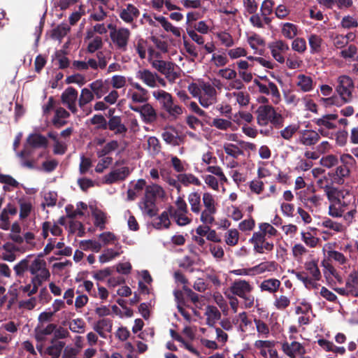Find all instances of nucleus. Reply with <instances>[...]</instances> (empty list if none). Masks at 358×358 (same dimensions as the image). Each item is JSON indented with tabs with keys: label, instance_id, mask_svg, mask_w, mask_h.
I'll return each mask as SVG.
<instances>
[{
	"label": "nucleus",
	"instance_id": "49530a36",
	"mask_svg": "<svg viewBox=\"0 0 358 358\" xmlns=\"http://www.w3.org/2000/svg\"><path fill=\"white\" fill-rule=\"evenodd\" d=\"M146 182L143 179L137 180L128 190H127V200L133 201L140 194L141 191L145 188Z\"/></svg>",
	"mask_w": 358,
	"mask_h": 358
},
{
	"label": "nucleus",
	"instance_id": "aec40b11",
	"mask_svg": "<svg viewBox=\"0 0 358 358\" xmlns=\"http://www.w3.org/2000/svg\"><path fill=\"white\" fill-rule=\"evenodd\" d=\"M335 291L340 295L346 296H358V284L349 275L344 287H336Z\"/></svg>",
	"mask_w": 358,
	"mask_h": 358
},
{
	"label": "nucleus",
	"instance_id": "774afa93",
	"mask_svg": "<svg viewBox=\"0 0 358 358\" xmlns=\"http://www.w3.org/2000/svg\"><path fill=\"white\" fill-rule=\"evenodd\" d=\"M217 38L220 42V44L226 48L233 47L235 44V41L233 36L227 31L218 32L216 34Z\"/></svg>",
	"mask_w": 358,
	"mask_h": 358
},
{
	"label": "nucleus",
	"instance_id": "37998d69",
	"mask_svg": "<svg viewBox=\"0 0 358 358\" xmlns=\"http://www.w3.org/2000/svg\"><path fill=\"white\" fill-rule=\"evenodd\" d=\"M246 40L250 47L255 52L259 47H264L266 45L265 40L255 32L248 34Z\"/></svg>",
	"mask_w": 358,
	"mask_h": 358
},
{
	"label": "nucleus",
	"instance_id": "412c9836",
	"mask_svg": "<svg viewBox=\"0 0 358 358\" xmlns=\"http://www.w3.org/2000/svg\"><path fill=\"white\" fill-rule=\"evenodd\" d=\"M140 15V10L134 5L129 3L120 10V19L127 24H131Z\"/></svg>",
	"mask_w": 358,
	"mask_h": 358
},
{
	"label": "nucleus",
	"instance_id": "c9c22d12",
	"mask_svg": "<svg viewBox=\"0 0 358 358\" xmlns=\"http://www.w3.org/2000/svg\"><path fill=\"white\" fill-rule=\"evenodd\" d=\"M154 19L157 22L158 26L160 25L165 31L171 32L176 36H180V29L174 27L166 17L154 14Z\"/></svg>",
	"mask_w": 358,
	"mask_h": 358
},
{
	"label": "nucleus",
	"instance_id": "3c124183",
	"mask_svg": "<svg viewBox=\"0 0 358 358\" xmlns=\"http://www.w3.org/2000/svg\"><path fill=\"white\" fill-rule=\"evenodd\" d=\"M96 97L91 88L85 87L81 90L80 96L78 98V105L80 108L84 109L85 106L92 101Z\"/></svg>",
	"mask_w": 358,
	"mask_h": 358
},
{
	"label": "nucleus",
	"instance_id": "0eeeda50",
	"mask_svg": "<svg viewBox=\"0 0 358 358\" xmlns=\"http://www.w3.org/2000/svg\"><path fill=\"white\" fill-rule=\"evenodd\" d=\"M354 89V81L349 76L341 75L337 78L335 90L345 103H349L352 100Z\"/></svg>",
	"mask_w": 358,
	"mask_h": 358
},
{
	"label": "nucleus",
	"instance_id": "8fccbe9b",
	"mask_svg": "<svg viewBox=\"0 0 358 358\" xmlns=\"http://www.w3.org/2000/svg\"><path fill=\"white\" fill-rule=\"evenodd\" d=\"M133 48L141 59H143L146 57L148 50V42L146 40L141 37L136 38L134 41Z\"/></svg>",
	"mask_w": 358,
	"mask_h": 358
},
{
	"label": "nucleus",
	"instance_id": "20e7f679",
	"mask_svg": "<svg viewBox=\"0 0 358 358\" xmlns=\"http://www.w3.org/2000/svg\"><path fill=\"white\" fill-rule=\"evenodd\" d=\"M152 96L159 102L164 109L171 117L176 118L182 113V108L173 101L172 95L163 90H157L152 92Z\"/></svg>",
	"mask_w": 358,
	"mask_h": 358
},
{
	"label": "nucleus",
	"instance_id": "338daca9",
	"mask_svg": "<svg viewBox=\"0 0 358 358\" xmlns=\"http://www.w3.org/2000/svg\"><path fill=\"white\" fill-rule=\"evenodd\" d=\"M322 43V38L317 35L312 34L308 36V43L310 48L311 53H317L321 50V45Z\"/></svg>",
	"mask_w": 358,
	"mask_h": 358
},
{
	"label": "nucleus",
	"instance_id": "f257e3e1",
	"mask_svg": "<svg viewBox=\"0 0 358 358\" xmlns=\"http://www.w3.org/2000/svg\"><path fill=\"white\" fill-rule=\"evenodd\" d=\"M305 271L295 272L296 278L301 281L308 289H317L320 287L319 281L321 279V273L317 262L311 260L304 264Z\"/></svg>",
	"mask_w": 358,
	"mask_h": 358
},
{
	"label": "nucleus",
	"instance_id": "6ab92c4d",
	"mask_svg": "<svg viewBox=\"0 0 358 358\" xmlns=\"http://www.w3.org/2000/svg\"><path fill=\"white\" fill-rule=\"evenodd\" d=\"M295 84L299 91L306 93L314 90L316 82L312 76L301 73L296 76Z\"/></svg>",
	"mask_w": 358,
	"mask_h": 358
},
{
	"label": "nucleus",
	"instance_id": "052dcab7",
	"mask_svg": "<svg viewBox=\"0 0 358 358\" xmlns=\"http://www.w3.org/2000/svg\"><path fill=\"white\" fill-rule=\"evenodd\" d=\"M41 286L30 279V282L19 287V292L27 296H33L38 291Z\"/></svg>",
	"mask_w": 358,
	"mask_h": 358
},
{
	"label": "nucleus",
	"instance_id": "58836bf2",
	"mask_svg": "<svg viewBox=\"0 0 358 358\" xmlns=\"http://www.w3.org/2000/svg\"><path fill=\"white\" fill-rule=\"evenodd\" d=\"M64 342L52 339L50 345L46 348L45 353L51 358H59L64 350Z\"/></svg>",
	"mask_w": 358,
	"mask_h": 358
},
{
	"label": "nucleus",
	"instance_id": "6e6d98bb",
	"mask_svg": "<svg viewBox=\"0 0 358 358\" xmlns=\"http://www.w3.org/2000/svg\"><path fill=\"white\" fill-rule=\"evenodd\" d=\"M177 178L185 186L189 185L199 186L201 185L200 180L192 173H180L178 175Z\"/></svg>",
	"mask_w": 358,
	"mask_h": 358
},
{
	"label": "nucleus",
	"instance_id": "dca6fc26",
	"mask_svg": "<svg viewBox=\"0 0 358 358\" xmlns=\"http://www.w3.org/2000/svg\"><path fill=\"white\" fill-rule=\"evenodd\" d=\"M62 103L73 114L78 112L76 103L78 99V91L72 87H67L61 95Z\"/></svg>",
	"mask_w": 358,
	"mask_h": 358
},
{
	"label": "nucleus",
	"instance_id": "f3484780",
	"mask_svg": "<svg viewBox=\"0 0 358 358\" xmlns=\"http://www.w3.org/2000/svg\"><path fill=\"white\" fill-rule=\"evenodd\" d=\"M320 134L313 129H304L299 132L297 143L306 147L316 145L320 139Z\"/></svg>",
	"mask_w": 358,
	"mask_h": 358
},
{
	"label": "nucleus",
	"instance_id": "39448f33",
	"mask_svg": "<svg viewBox=\"0 0 358 358\" xmlns=\"http://www.w3.org/2000/svg\"><path fill=\"white\" fill-rule=\"evenodd\" d=\"M30 275V279L40 286L49 281L51 276L46 262L43 259L37 257L31 261Z\"/></svg>",
	"mask_w": 358,
	"mask_h": 358
},
{
	"label": "nucleus",
	"instance_id": "69168bd1",
	"mask_svg": "<svg viewBox=\"0 0 358 358\" xmlns=\"http://www.w3.org/2000/svg\"><path fill=\"white\" fill-rule=\"evenodd\" d=\"M224 242L229 246H235L239 241V232L236 229H229L224 236Z\"/></svg>",
	"mask_w": 358,
	"mask_h": 358
},
{
	"label": "nucleus",
	"instance_id": "a211bd4d",
	"mask_svg": "<svg viewBox=\"0 0 358 358\" xmlns=\"http://www.w3.org/2000/svg\"><path fill=\"white\" fill-rule=\"evenodd\" d=\"M282 350L284 353L290 358H296L297 356L304 355L306 349L303 344L293 341L292 343L285 342L282 344Z\"/></svg>",
	"mask_w": 358,
	"mask_h": 358
},
{
	"label": "nucleus",
	"instance_id": "4d7b16f0",
	"mask_svg": "<svg viewBox=\"0 0 358 358\" xmlns=\"http://www.w3.org/2000/svg\"><path fill=\"white\" fill-rule=\"evenodd\" d=\"M273 298V306L278 310H285L290 306V299L285 295L275 294Z\"/></svg>",
	"mask_w": 358,
	"mask_h": 358
},
{
	"label": "nucleus",
	"instance_id": "5701e85b",
	"mask_svg": "<svg viewBox=\"0 0 358 358\" xmlns=\"http://www.w3.org/2000/svg\"><path fill=\"white\" fill-rule=\"evenodd\" d=\"M162 137L163 140L169 145L176 146L184 141V138L178 134V131L173 127H169L162 132Z\"/></svg>",
	"mask_w": 358,
	"mask_h": 358
},
{
	"label": "nucleus",
	"instance_id": "cd10ccee",
	"mask_svg": "<svg viewBox=\"0 0 358 358\" xmlns=\"http://www.w3.org/2000/svg\"><path fill=\"white\" fill-rule=\"evenodd\" d=\"M350 206L348 202L342 201L341 199L338 201L329 204L328 208V214L329 216L334 218H339L343 215Z\"/></svg>",
	"mask_w": 358,
	"mask_h": 358
},
{
	"label": "nucleus",
	"instance_id": "4be33fe9",
	"mask_svg": "<svg viewBox=\"0 0 358 358\" xmlns=\"http://www.w3.org/2000/svg\"><path fill=\"white\" fill-rule=\"evenodd\" d=\"M97 99L102 98L110 90V83L108 79H97L89 85Z\"/></svg>",
	"mask_w": 358,
	"mask_h": 358
},
{
	"label": "nucleus",
	"instance_id": "72a5a7b5",
	"mask_svg": "<svg viewBox=\"0 0 358 358\" xmlns=\"http://www.w3.org/2000/svg\"><path fill=\"white\" fill-rule=\"evenodd\" d=\"M145 196L156 202L157 199L163 198L165 192L163 188L156 184L145 186Z\"/></svg>",
	"mask_w": 358,
	"mask_h": 358
},
{
	"label": "nucleus",
	"instance_id": "a18cd8bd",
	"mask_svg": "<svg viewBox=\"0 0 358 358\" xmlns=\"http://www.w3.org/2000/svg\"><path fill=\"white\" fill-rule=\"evenodd\" d=\"M30 257L31 256L29 255L26 258L22 259L13 266L16 276L22 277L25 272L29 271L30 273L31 266V261L29 260Z\"/></svg>",
	"mask_w": 358,
	"mask_h": 358
},
{
	"label": "nucleus",
	"instance_id": "ea45409f",
	"mask_svg": "<svg viewBox=\"0 0 358 358\" xmlns=\"http://www.w3.org/2000/svg\"><path fill=\"white\" fill-rule=\"evenodd\" d=\"M127 96L129 100H131V103L133 105L134 103H146L148 100V91L140 92L129 89L127 92Z\"/></svg>",
	"mask_w": 358,
	"mask_h": 358
},
{
	"label": "nucleus",
	"instance_id": "5fc2aeb1",
	"mask_svg": "<svg viewBox=\"0 0 358 358\" xmlns=\"http://www.w3.org/2000/svg\"><path fill=\"white\" fill-rule=\"evenodd\" d=\"M210 125L222 131H227L233 127V123L230 118L224 119L221 117H215L210 123Z\"/></svg>",
	"mask_w": 358,
	"mask_h": 358
},
{
	"label": "nucleus",
	"instance_id": "9b49d317",
	"mask_svg": "<svg viewBox=\"0 0 358 358\" xmlns=\"http://www.w3.org/2000/svg\"><path fill=\"white\" fill-rule=\"evenodd\" d=\"M338 118V115L336 114H328L322 116L320 118L315 119L314 123L319 127V133L324 137H327L329 132L325 129H335L336 128V124L334 121Z\"/></svg>",
	"mask_w": 358,
	"mask_h": 358
},
{
	"label": "nucleus",
	"instance_id": "4c0bfd02",
	"mask_svg": "<svg viewBox=\"0 0 358 358\" xmlns=\"http://www.w3.org/2000/svg\"><path fill=\"white\" fill-rule=\"evenodd\" d=\"M56 327L57 326L52 323L48 324L45 327L38 325L34 330L35 338L38 341H45L46 336L52 334Z\"/></svg>",
	"mask_w": 358,
	"mask_h": 358
},
{
	"label": "nucleus",
	"instance_id": "09e8293b",
	"mask_svg": "<svg viewBox=\"0 0 358 358\" xmlns=\"http://www.w3.org/2000/svg\"><path fill=\"white\" fill-rule=\"evenodd\" d=\"M223 150L225 154L232 159H238L240 156L244 155V152L241 148L231 143H224Z\"/></svg>",
	"mask_w": 358,
	"mask_h": 358
},
{
	"label": "nucleus",
	"instance_id": "c03bdc74",
	"mask_svg": "<svg viewBox=\"0 0 358 358\" xmlns=\"http://www.w3.org/2000/svg\"><path fill=\"white\" fill-rule=\"evenodd\" d=\"M201 194L197 192H193L188 194L187 200L190 206L191 211L196 215L199 214L201 208Z\"/></svg>",
	"mask_w": 358,
	"mask_h": 358
},
{
	"label": "nucleus",
	"instance_id": "ddd939ff",
	"mask_svg": "<svg viewBox=\"0 0 358 358\" xmlns=\"http://www.w3.org/2000/svg\"><path fill=\"white\" fill-rule=\"evenodd\" d=\"M255 84L257 87L258 91L260 93L271 96V100L274 104L280 103L281 101L280 93L277 85L274 83L268 80V84L266 85L257 80H255Z\"/></svg>",
	"mask_w": 358,
	"mask_h": 358
},
{
	"label": "nucleus",
	"instance_id": "13d9d810",
	"mask_svg": "<svg viewBox=\"0 0 358 358\" xmlns=\"http://www.w3.org/2000/svg\"><path fill=\"white\" fill-rule=\"evenodd\" d=\"M324 192L328 201H329V204H332V203L338 201L342 196V192L332 185H330L328 187H327Z\"/></svg>",
	"mask_w": 358,
	"mask_h": 358
},
{
	"label": "nucleus",
	"instance_id": "2eb2a0df",
	"mask_svg": "<svg viewBox=\"0 0 358 358\" xmlns=\"http://www.w3.org/2000/svg\"><path fill=\"white\" fill-rule=\"evenodd\" d=\"M148 61L152 68L163 75L174 65L172 62L161 59V54L152 50L149 51Z\"/></svg>",
	"mask_w": 358,
	"mask_h": 358
},
{
	"label": "nucleus",
	"instance_id": "680f3d73",
	"mask_svg": "<svg viewBox=\"0 0 358 358\" xmlns=\"http://www.w3.org/2000/svg\"><path fill=\"white\" fill-rule=\"evenodd\" d=\"M92 217L94 218V224L101 230L105 229L106 223V215L100 210L95 209L92 212Z\"/></svg>",
	"mask_w": 358,
	"mask_h": 358
},
{
	"label": "nucleus",
	"instance_id": "1a4fd4ad",
	"mask_svg": "<svg viewBox=\"0 0 358 358\" xmlns=\"http://www.w3.org/2000/svg\"><path fill=\"white\" fill-rule=\"evenodd\" d=\"M199 102L203 108H208L217 101V92L209 82L202 80Z\"/></svg>",
	"mask_w": 358,
	"mask_h": 358
},
{
	"label": "nucleus",
	"instance_id": "603ef678",
	"mask_svg": "<svg viewBox=\"0 0 358 358\" xmlns=\"http://www.w3.org/2000/svg\"><path fill=\"white\" fill-rule=\"evenodd\" d=\"M281 34L287 39H294L298 34V27L293 23H282L281 24Z\"/></svg>",
	"mask_w": 358,
	"mask_h": 358
},
{
	"label": "nucleus",
	"instance_id": "f704fd0d",
	"mask_svg": "<svg viewBox=\"0 0 358 358\" xmlns=\"http://www.w3.org/2000/svg\"><path fill=\"white\" fill-rule=\"evenodd\" d=\"M86 38L90 39L87 47V52L94 53L102 48L103 42L101 37L99 36H93V32L89 31Z\"/></svg>",
	"mask_w": 358,
	"mask_h": 358
},
{
	"label": "nucleus",
	"instance_id": "9d476101",
	"mask_svg": "<svg viewBox=\"0 0 358 358\" xmlns=\"http://www.w3.org/2000/svg\"><path fill=\"white\" fill-rule=\"evenodd\" d=\"M129 108L136 113H138L143 122L151 124L156 121L157 114L153 106L148 103H145L141 106H136L129 103Z\"/></svg>",
	"mask_w": 358,
	"mask_h": 358
},
{
	"label": "nucleus",
	"instance_id": "b1692460",
	"mask_svg": "<svg viewBox=\"0 0 358 358\" xmlns=\"http://www.w3.org/2000/svg\"><path fill=\"white\" fill-rule=\"evenodd\" d=\"M130 173L127 166L115 169L104 176V182L106 184H113L120 180H124Z\"/></svg>",
	"mask_w": 358,
	"mask_h": 358
},
{
	"label": "nucleus",
	"instance_id": "473e14b6",
	"mask_svg": "<svg viewBox=\"0 0 358 358\" xmlns=\"http://www.w3.org/2000/svg\"><path fill=\"white\" fill-rule=\"evenodd\" d=\"M122 252V246L120 245H115V249L107 248L104 250L99 256V260L101 264H105L118 257Z\"/></svg>",
	"mask_w": 358,
	"mask_h": 358
},
{
	"label": "nucleus",
	"instance_id": "a878e982",
	"mask_svg": "<svg viewBox=\"0 0 358 358\" xmlns=\"http://www.w3.org/2000/svg\"><path fill=\"white\" fill-rule=\"evenodd\" d=\"M157 73L147 69H139L136 73V78L150 88H155Z\"/></svg>",
	"mask_w": 358,
	"mask_h": 358
},
{
	"label": "nucleus",
	"instance_id": "79ce46f5",
	"mask_svg": "<svg viewBox=\"0 0 358 358\" xmlns=\"http://www.w3.org/2000/svg\"><path fill=\"white\" fill-rule=\"evenodd\" d=\"M277 269L275 262H264L251 268L252 275H259L264 272H273Z\"/></svg>",
	"mask_w": 358,
	"mask_h": 358
},
{
	"label": "nucleus",
	"instance_id": "e433bc0d",
	"mask_svg": "<svg viewBox=\"0 0 358 358\" xmlns=\"http://www.w3.org/2000/svg\"><path fill=\"white\" fill-rule=\"evenodd\" d=\"M318 345L326 352H332L335 355H343L346 350L343 346H336L333 342L322 338L317 341Z\"/></svg>",
	"mask_w": 358,
	"mask_h": 358
},
{
	"label": "nucleus",
	"instance_id": "7ed1b4c3",
	"mask_svg": "<svg viewBox=\"0 0 358 358\" xmlns=\"http://www.w3.org/2000/svg\"><path fill=\"white\" fill-rule=\"evenodd\" d=\"M253 289V285L250 282L237 279L231 284L229 291L234 296H238L244 301L245 308H250L255 302V297L250 294Z\"/></svg>",
	"mask_w": 358,
	"mask_h": 358
},
{
	"label": "nucleus",
	"instance_id": "a19ab883",
	"mask_svg": "<svg viewBox=\"0 0 358 358\" xmlns=\"http://www.w3.org/2000/svg\"><path fill=\"white\" fill-rule=\"evenodd\" d=\"M204 315L206 317V324L210 327H213L221 317L220 312L213 306H208Z\"/></svg>",
	"mask_w": 358,
	"mask_h": 358
},
{
	"label": "nucleus",
	"instance_id": "f03ea898",
	"mask_svg": "<svg viewBox=\"0 0 358 358\" xmlns=\"http://www.w3.org/2000/svg\"><path fill=\"white\" fill-rule=\"evenodd\" d=\"M257 122L261 127L271 123L275 128H280L284 124V117L271 105H262L256 110Z\"/></svg>",
	"mask_w": 358,
	"mask_h": 358
},
{
	"label": "nucleus",
	"instance_id": "c85d7f7f",
	"mask_svg": "<svg viewBox=\"0 0 358 358\" xmlns=\"http://www.w3.org/2000/svg\"><path fill=\"white\" fill-rule=\"evenodd\" d=\"M1 249L3 250L1 256L2 260L13 262L17 259L16 252L19 251V248L13 243H6Z\"/></svg>",
	"mask_w": 358,
	"mask_h": 358
},
{
	"label": "nucleus",
	"instance_id": "bf43d9fd",
	"mask_svg": "<svg viewBox=\"0 0 358 358\" xmlns=\"http://www.w3.org/2000/svg\"><path fill=\"white\" fill-rule=\"evenodd\" d=\"M171 217L179 226H186L191 223L192 219L189 217V212H173L171 213Z\"/></svg>",
	"mask_w": 358,
	"mask_h": 358
},
{
	"label": "nucleus",
	"instance_id": "bb28decb",
	"mask_svg": "<svg viewBox=\"0 0 358 358\" xmlns=\"http://www.w3.org/2000/svg\"><path fill=\"white\" fill-rule=\"evenodd\" d=\"M280 280L275 278L264 280L259 286L261 292H267L273 296L280 290Z\"/></svg>",
	"mask_w": 358,
	"mask_h": 358
},
{
	"label": "nucleus",
	"instance_id": "864d4df0",
	"mask_svg": "<svg viewBox=\"0 0 358 358\" xmlns=\"http://www.w3.org/2000/svg\"><path fill=\"white\" fill-rule=\"evenodd\" d=\"M217 213V210H212L208 208H201L200 221L203 224H213L215 222V215Z\"/></svg>",
	"mask_w": 358,
	"mask_h": 358
},
{
	"label": "nucleus",
	"instance_id": "423d86ee",
	"mask_svg": "<svg viewBox=\"0 0 358 358\" xmlns=\"http://www.w3.org/2000/svg\"><path fill=\"white\" fill-rule=\"evenodd\" d=\"M206 170L211 174L206 175L203 178L206 185L212 189L218 191L220 189L219 184L228 183V179L220 166H208Z\"/></svg>",
	"mask_w": 358,
	"mask_h": 358
},
{
	"label": "nucleus",
	"instance_id": "4468645a",
	"mask_svg": "<svg viewBox=\"0 0 358 358\" xmlns=\"http://www.w3.org/2000/svg\"><path fill=\"white\" fill-rule=\"evenodd\" d=\"M268 49L273 59L283 64L285 62L284 54L289 50V48L288 44L282 40H276L268 44Z\"/></svg>",
	"mask_w": 358,
	"mask_h": 358
},
{
	"label": "nucleus",
	"instance_id": "c756f323",
	"mask_svg": "<svg viewBox=\"0 0 358 358\" xmlns=\"http://www.w3.org/2000/svg\"><path fill=\"white\" fill-rule=\"evenodd\" d=\"M138 207L143 215H146L150 217L157 214V206L154 201L143 196L138 203Z\"/></svg>",
	"mask_w": 358,
	"mask_h": 358
},
{
	"label": "nucleus",
	"instance_id": "0e129e2a",
	"mask_svg": "<svg viewBox=\"0 0 358 358\" xmlns=\"http://www.w3.org/2000/svg\"><path fill=\"white\" fill-rule=\"evenodd\" d=\"M300 127L298 124H291L280 131V136L286 140L290 141L294 134L299 131Z\"/></svg>",
	"mask_w": 358,
	"mask_h": 358
},
{
	"label": "nucleus",
	"instance_id": "de8ad7c7",
	"mask_svg": "<svg viewBox=\"0 0 358 358\" xmlns=\"http://www.w3.org/2000/svg\"><path fill=\"white\" fill-rule=\"evenodd\" d=\"M69 115V113L64 108H57L52 119V124L57 127H61L66 124V119H67Z\"/></svg>",
	"mask_w": 358,
	"mask_h": 358
},
{
	"label": "nucleus",
	"instance_id": "2f4dec72",
	"mask_svg": "<svg viewBox=\"0 0 358 358\" xmlns=\"http://www.w3.org/2000/svg\"><path fill=\"white\" fill-rule=\"evenodd\" d=\"M27 144L33 148H46L48 141L45 136L40 134H31L27 138Z\"/></svg>",
	"mask_w": 358,
	"mask_h": 358
},
{
	"label": "nucleus",
	"instance_id": "f8f14e48",
	"mask_svg": "<svg viewBox=\"0 0 358 358\" xmlns=\"http://www.w3.org/2000/svg\"><path fill=\"white\" fill-rule=\"evenodd\" d=\"M29 147V146L28 145H25L24 149L17 153V157L20 159L21 166L29 169H38L39 168L37 162L38 159L41 157L47 158L48 153L43 151L38 154L36 159H27V158L32 153Z\"/></svg>",
	"mask_w": 358,
	"mask_h": 358
},
{
	"label": "nucleus",
	"instance_id": "7c9ffc66",
	"mask_svg": "<svg viewBox=\"0 0 358 358\" xmlns=\"http://www.w3.org/2000/svg\"><path fill=\"white\" fill-rule=\"evenodd\" d=\"M112 328L113 321L108 318L99 320L93 326V329L103 338H106V332H111Z\"/></svg>",
	"mask_w": 358,
	"mask_h": 358
},
{
	"label": "nucleus",
	"instance_id": "6e6552de",
	"mask_svg": "<svg viewBox=\"0 0 358 358\" xmlns=\"http://www.w3.org/2000/svg\"><path fill=\"white\" fill-rule=\"evenodd\" d=\"M130 37L131 31L126 27H118V30H115L110 34V38L115 48L122 52L127 50Z\"/></svg>",
	"mask_w": 358,
	"mask_h": 358
},
{
	"label": "nucleus",
	"instance_id": "393cba45",
	"mask_svg": "<svg viewBox=\"0 0 358 358\" xmlns=\"http://www.w3.org/2000/svg\"><path fill=\"white\" fill-rule=\"evenodd\" d=\"M107 129L113 131L116 135L125 134L127 131V127L122 122L121 116L119 115H112L109 117Z\"/></svg>",
	"mask_w": 358,
	"mask_h": 358
},
{
	"label": "nucleus",
	"instance_id": "e2e57ef3",
	"mask_svg": "<svg viewBox=\"0 0 358 358\" xmlns=\"http://www.w3.org/2000/svg\"><path fill=\"white\" fill-rule=\"evenodd\" d=\"M171 217V213L169 209L162 212L161 215L157 217L155 222V227L157 229H167L169 227L171 224V221L169 217Z\"/></svg>",
	"mask_w": 358,
	"mask_h": 358
}]
</instances>
